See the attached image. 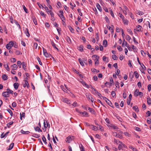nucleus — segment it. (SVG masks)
<instances>
[{
    "instance_id": "obj_4",
    "label": "nucleus",
    "mask_w": 151,
    "mask_h": 151,
    "mask_svg": "<svg viewBox=\"0 0 151 151\" xmlns=\"http://www.w3.org/2000/svg\"><path fill=\"white\" fill-rule=\"evenodd\" d=\"M73 137V136H69L67 137L66 138V140H65L66 142L69 143H70L73 139L72 138Z\"/></svg>"
},
{
    "instance_id": "obj_34",
    "label": "nucleus",
    "mask_w": 151,
    "mask_h": 151,
    "mask_svg": "<svg viewBox=\"0 0 151 151\" xmlns=\"http://www.w3.org/2000/svg\"><path fill=\"white\" fill-rule=\"evenodd\" d=\"M122 20L124 24L127 25L128 24V21L127 19H125L124 18L123 19H122Z\"/></svg>"
},
{
    "instance_id": "obj_61",
    "label": "nucleus",
    "mask_w": 151,
    "mask_h": 151,
    "mask_svg": "<svg viewBox=\"0 0 151 151\" xmlns=\"http://www.w3.org/2000/svg\"><path fill=\"white\" fill-rule=\"evenodd\" d=\"M33 47L35 49H37V44L35 42L33 44Z\"/></svg>"
},
{
    "instance_id": "obj_38",
    "label": "nucleus",
    "mask_w": 151,
    "mask_h": 151,
    "mask_svg": "<svg viewBox=\"0 0 151 151\" xmlns=\"http://www.w3.org/2000/svg\"><path fill=\"white\" fill-rule=\"evenodd\" d=\"M66 39L68 43H70L71 42V40L69 37L68 36L67 37Z\"/></svg>"
},
{
    "instance_id": "obj_16",
    "label": "nucleus",
    "mask_w": 151,
    "mask_h": 151,
    "mask_svg": "<svg viewBox=\"0 0 151 151\" xmlns=\"http://www.w3.org/2000/svg\"><path fill=\"white\" fill-rule=\"evenodd\" d=\"M2 78L4 80H6L8 79V77L6 75L4 74L2 76Z\"/></svg>"
},
{
    "instance_id": "obj_52",
    "label": "nucleus",
    "mask_w": 151,
    "mask_h": 151,
    "mask_svg": "<svg viewBox=\"0 0 151 151\" xmlns=\"http://www.w3.org/2000/svg\"><path fill=\"white\" fill-rule=\"evenodd\" d=\"M126 39L128 41H129L131 39V37H130L128 35H126Z\"/></svg>"
},
{
    "instance_id": "obj_57",
    "label": "nucleus",
    "mask_w": 151,
    "mask_h": 151,
    "mask_svg": "<svg viewBox=\"0 0 151 151\" xmlns=\"http://www.w3.org/2000/svg\"><path fill=\"white\" fill-rule=\"evenodd\" d=\"M150 114L151 113L150 111H147L146 113V116L148 117L150 116Z\"/></svg>"
},
{
    "instance_id": "obj_54",
    "label": "nucleus",
    "mask_w": 151,
    "mask_h": 151,
    "mask_svg": "<svg viewBox=\"0 0 151 151\" xmlns=\"http://www.w3.org/2000/svg\"><path fill=\"white\" fill-rule=\"evenodd\" d=\"M7 110L8 112L10 114L11 116H13V113L12 111L10 109H7Z\"/></svg>"
},
{
    "instance_id": "obj_3",
    "label": "nucleus",
    "mask_w": 151,
    "mask_h": 151,
    "mask_svg": "<svg viewBox=\"0 0 151 151\" xmlns=\"http://www.w3.org/2000/svg\"><path fill=\"white\" fill-rule=\"evenodd\" d=\"M91 91L93 94H97L98 96H100L101 95V94L99 93L98 91L96 90L93 87H92L91 86Z\"/></svg>"
},
{
    "instance_id": "obj_63",
    "label": "nucleus",
    "mask_w": 151,
    "mask_h": 151,
    "mask_svg": "<svg viewBox=\"0 0 151 151\" xmlns=\"http://www.w3.org/2000/svg\"><path fill=\"white\" fill-rule=\"evenodd\" d=\"M117 48L118 50L120 51H121L122 50V49L121 47V46H118L117 47Z\"/></svg>"
},
{
    "instance_id": "obj_8",
    "label": "nucleus",
    "mask_w": 151,
    "mask_h": 151,
    "mask_svg": "<svg viewBox=\"0 0 151 151\" xmlns=\"http://www.w3.org/2000/svg\"><path fill=\"white\" fill-rule=\"evenodd\" d=\"M2 95L3 96L5 97H8L9 96V94L8 93V92L7 91H6L3 92L2 93Z\"/></svg>"
},
{
    "instance_id": "obj_40",
    "label": "nucleus",
    "mask_w": 151,
    "mask_h": 151,
    "mask_svg": "<svg viewBox=\"0 0 151 151\" xmlns=\"http://www.w3.org/2000/svg\"><path fill=\"white\" fill-rule=\"evenodd\" d=\"M40 13L41 15L44 17H45L46 15L44 14V13L42 11H40Z\"/></svg>"
},
{
    "instance_id": "obj_42",
    "label": "nucleus",
    "mask_w": 151,
    "mask_h": 151,
    "mask_svg": "<svg viewBox=\"0 0 151 151\" xmlns=\"http://www.w3.org/2000/svg\"><path fill=\"white\" fill-rule=\"evenodd\" d=\"M134 74L135 75V76L136 78H138L139 77V75L138 73V72L136 71L134 72Z\"/></svg>"
},
{
    "instance_id": "obj_10",
    "label": "nucleus",
    "mask_w": 151,
    "mask_h": 151,
    "mask_svg": "<svg viewBox=\"0 0 151 151\" xmlns=\"http://www.w3.org/2000/svg\"><path fill=\"white\" fill-rule=\"evenodd\" d=\"M90 126L91 127L90 128L92 129L93 130L96 131L98 129V127L96 126H94L92 125H91Z\"/></svg>"
},
{
    "instance_id": "obj_18",
    "label": "nucleus",
    "mask_w": 151,
    "mask_h": 151,
    "mask_svg": "<svg viewBox=\"0 0 151 151\" xmlns=\"http://www.w3.org/2000/svg\"><path fill=\"white\" fill-rule=\"evenodd\" d=\"M10 21L12 24L14 23L16 21L14 19L12 16L10 17Z\"/></svg>"
},
{
    "instance_id": "obj_19",
    "label": "nucleus",
    "mask_w": 151,
    "mask_h": 151,
    "mask_svg": "<svg viewBox=\"0 0 151 151\" xmlns=\"http://www.w3.org/2000/svg\"><path fill=\"white\" fill-rule=\"evenodd\" d=\"M42 139L45 144L46 145L47 144V142L46 141V139L45 137V136L44 135H42Z\"/></svg>"
},
{
    "instance_id": "obj_6",
    "label": "nucleus",
    "mask_w": 151,
    "mask_h": 151,
    "mask_svg": "<svg viewBox=\"0 0 151 151\" xmlns=\"http://www.w3.org/2000/svg\"><path fill=\"white\" fill-rule=\"evenodd\" d=\"M120 143V144L119 145L118 147V148L119 150H120L123 147H126V145L123 143L122 142H119Z\"/></svg>"
},
{
    "instance_id": "obj_39",
    "label": "nucleus",
    "mask_w": 151,
    "mask_h": 151,
    "mask_svg": "<svg viewBox=\"0 0 151 151\" xmlns=\"http://www.w3.org/2000/svg\"><path fill=\"white\" fill-rule=\"evenodd\" d=\"M145 25H146L147 27V26H148L149 28H150V23L148 21L147 22L146 24H144V26Z\"/></svg>"
},
{
    "instance_id": "obj_43",
    "label": "nucleus",
    "mask_w": 151,
    "mask_h": 151,
    "mask_svg": "<svg viewBox=\"0 0 151 151\" xmlns=\"http://www.w3.org/2000/svg\"><path fill=\"white\" fill-rule=\"evenodd\" d=\"M133 109H134L136 112H138L139 110H138V107L137 106H133Z\"/></svg>"
},
{
    "instance_id": "obj_20",
    "label": "nucleus",
    "mask_w": 151,
    "mask_h": 151,
    "mask_svg": "<svg viewBox=\"0 0 151 151\" xmlns=\"http://www.w3.org/2000/svg\"><path fill=\"white\" fill-rule=\"evenodd\" d=\"M14 144V143H12L9 146V149H8V150H11L13 147Z\"/></svg>"
},
{
    "instance_id": "obj_22",
    "label": "nucleus",
    "mask_w": 151,
    "mask_h": 151,
    "mask_svg": "<svg viewBox=\"0 0 151 151\" xmlns=\"http://www.w3.org/2000/svg\"><path fill=\"white\" fill-rule=\"evenodd\" d=\"M124 44L126 46L127 45H129V44L127 43V42L125 41V39H124L123 40V43H122V46H123V45Z\"/></svg>"
},
{
    "instance_id": "obj_56",
    "label": "nucleus",
    "mask_w": 151,
    "mask_h": 151,
    "mask_svg": "<svg viewBox=\"0 0 151 151\" xmlns=\"http://www.w3.org/2000/svg\"><path fill=\"white\" fill-rule=\"evenodd\" d=\"M78 49L79 51H82L83 50L82 46H81L79 47Z\"/></svg>"
},
{
    "instance_id": "obj_13",
    "label": "nucleus",
    "mask_w": 151,
    "mask_h": 151,
    "mask_svg": "<svg viewBox=\"0 0 151 151\" xmlns=\"http://www.w3.org/2000/svg\"><path fill=\"white\" fill-rule=\"evenodd\" d=\"M63 12L62 10H60L59 11V14H58V15L59 16L60 18L63 16Z\"/></svg>"
},
{
    "instance_id": "obj_62",
    "label": "nucleus",
    "mask_w": 151,
    "mask_h": 151,
    "mask_svg": "<svg viewBox=\"0 0 151 151\" xmlns=\"http://www.w3.org/2000/svg\"><path fill=\"white\" fill-rule=\"evenodd\" d=\"M119 17L122 19H123L124 18V17L123 15L121 13H119Z\"/></svg>"
},
{
    "instance_id": "obj_36",
    "label": "nucleus",
    "mask_w": 151,
    "mask_h": 151,
    "mask_svg": "<svg viewBox=\"0 0 151 151\" xmlns=\"http://www.w3.org/2000/svg\"><path fill=\"white\" fill-rule=\"evenodd\" d=\"M44 55L47 58H50V55L47 52L44 53Z\"/></svg>"
},
{
    "instance_id": "obj_59",
    "label": "nucleus",
    "mask_w": 151,
    "mask_h": 151,
    "mask_svg": "<svg viewBox=\"0 0 151 151\" xmlns=\"http://www.w3.org/2000/svg\"><path fill=\"white\" fill-rule=\"evenodd\" d=\"M22 7H23V8L24 10V11L26 13H28L27 10V8H26V7H25V6L24 5H22Z\"/></svg>"
},
{
    "instance_id": "obj_11",
    "label": "nucleus",
    "mask_w": 151,
    "mask_h": 151,
    "mask_svg": "<svg viewBox=\"0 0 151 151\" xmlns=\"http://www.w3.org/2000/svg\"><path fill=\"white\" fill-rule=\"evenodd\" d=\"M44 121L45 120H44ZM46 123H47V124H46L45 122V121H44V126L45 128H47V127H48L49 128L50 127V124H49V123H48L46 121Z\"/></svg>"
},
{
    "instance_id": "obj_46",
    "label": "nucleus",
    "mask_w": 151,
    "mask_h": 151,
    "mask_svg": "<svg viewBox=\"0 0 151 151\" xmlns=\"http://www.w3.org/2000/svg\"><path fill=\"white\" fill-rule=\"evenodd\" d=\"M14 123L13 122H9L7 124V126L8 128H9L10 125Z\"/></svg>"
},
{
    "instance_id": "obj_45",
    "label": "nucleus",
    "mask_w": 151,
    "mask_h": 151,
    "mask_svg": "<svg viewBox=\"0 0 151 151\" xmlns=\"http://www.w3.org/2000/svg\"><path fill=\"white\" fill-rule=\"evenodd\" d=\"M44 6H45V7H44V8L46 10L47 14H49V11H50V10H49V9H48V8L45 5H44Z\"/></svg>"
},
{
    "instance_id": "obj_1",
    "label": "nucleus",
    "mask_w": 151,
    "mask_h": 151,
    "mask_svg": "<svg viewBox=\"0 0 151 151\" xmlns=\"http://www.w3.org/2000/svg\"><path fill=\"white\" fill-rule=\"evenodd\" d=\"M134 96L136 97L139 96L140 98H141L143 96V93L142 92H139L138 89H136L134 91Z\"/></svg>"
},
{
    "instance_id": "obj_27",
    "label": "nucleus",
    "mask_w": 151,
    "mask_h": 151,
    "mask_svg": "<svg viewBox=\"0 0 151 151\" xmlns=\"http://www.w3.org/2000/svg\"><path fill=\"white\" fill-rule=\"evenodd\" d=\"M107 41L106 40H104L103 42V45L104 47H106L107 46Z\"/></svg>"
},
{
    "instance_id": "obj_12",
    "label": "nucleus",
    "mask_w": 151,
    "mask_h": 151,
    "mask_svg": "<svg viewBox=\"0 0 151 151\" xmlns=\"http://www.w3.org/2000/svg\"><path fill=\"white\" fill-rule=\"evenodd\" d=\"M13 85L14 86V88L16 90H17L18 89V88L19 86V84L18 83H14V84Z\"/></svg>"
},
{
    "instance_id": "obj_15",
    "label": "nucleus",
    "mask_w": 151,
    "mask_h": 151,
    "mask_svg": "<svg viewBox=\"0 0 151 151\" xmlns=\"http://www.w3.org/2000/svg\"><path fill=\"white\" fill-rule=\"evenodd\" d=\"M93 60H95L97 59H99V57L96 55H93L92 56Z\"/></svg>"
},
{
    "instance_id": "obj_58",
    "label": "nucleus",
    "mask_w": 151,
    "mask_h": 151,
    "mask_svg": "<svg viewBox=\"0 0 151 151\" xmlns=\"http://www.w3.org/2000/svg\"><path fill=\"white\" fill-rule=\"evenodd\" d=\"M14 23H15V24L17 25V26L19 27V29H21L20 26L17 21H16Z\"/></svg>"
},
{
    "instance_id": "obj_60",
    "label": "nucleus",
    "mask_w": 151,
    "mask_h": 151,
    "mask_svg": "<svg viewBox=\"0 0 151 151\" xmlns=\"http://www.w3.org/2000/svg\"><path fill=\"white\" fill-rule=\"evenodd\" d=\"M137 14L140 15H143L144 14V13L143 12L140 11H139L137 13Z\"/></svg>"
},
{
    "instance_id": "obj_2",
    "label": "nucleus",
    "mask_w": 151,
    "mask_h": 151,
    "mask_svg": "<svg viewBox=\"0 0 151 151\" xmlns=\"http://www.w3.org/2000/svg\"><path fill=\"white\" fill-rule=\"evenodd\" d=\"M14 45V42L13 41H10L9 43L7 44L6 47L7 49L8 50H10Z\"/></svg>"
},
{
    "instance_id": "obj_28",
    "label": "nucleus",
    "mask_w": 151,
    "mask_h": 151,
    "mask_svg": "<svg viewBox=\"0 0 151 151\" xmlns=\"http://www.w3.org/2000/svg\"><path fill=\"white\" fill-rule=\"evenodd\" d=\"M4 68L6 69V70L7 71H9L10 70V68H9V66L7 64H4Z\"/></svg>"
},
{
    "instance_id": "obj_49",
    "label": "nucleus",
    "mask_w": 151,
    "mask_h": 151,
    "mask_svg": "<svg viewBox=\"0 0 151 151\" xmlns=\"http://www.w3.org/2000/svg\"><path fill=\"white\" fill-rule=\"evenodd\" d=\"M15 53L17 55H19L22 54L21 52L18 50H16L15 51Z\"/></svg>"
},
{
    "instance_id": "obj_9",
    "label": "nucleus",
    "mask_w": 151,
    "mask_h": 151,
    "mask_svg": "<svg viewBox=\"0 0 151 151\" xmlns=\"http://www.w3.org/2000/svg\"><path fill=\"white\" fill-rule=\"evenodd\" d=\"M142 28V27L139 25H138L137 26L136 28L134 30H135L139 32L141 31V29Z\"/></svg>"
},
{
    "instance_id": "obj_44",
    "label": "nucleus",
    "mask_w": 151,
    "mask_h": 151,
    "mask_svg": "<svg viewBox=\"0 0 151 151\" xmlns=\"http://www.w3.org/2000/svg\"><path fill=\"white\" fill-rule=\"evenodd\" d=\"M109 12H110L111 14V16L113 17H114V13L113 12V11H112V10L111 9H109Z\"/></svg>"
},
{
    "instance_id": "obj_50",
    "label": "nucleus",
    "mask_w": 151,
    "mask_h": 151,
    "mask_svg": "<svg viewBox=\"0 0 151 151\" xmlns=\"http://www.w3.org/2000/svg\"><path fill=\"white\" fill-rule=\"evenodd\" d=\"M7 92H8V93H9H9H10L11 94H13V91L9 89H7Z\"/></svg>"
},
{
    "instance_id": "obj_24",
    "label": "nucleus",
    "mask_w": 151,
    "mask_h": 151,
    "mask_svg": "<svg viewBox=\"0 0 151 151\" xmlns=\"http://www.w3.org/2000/svg\"><path fill=\"white\" fill-rule=\"evenodd\" d=\"M22 67H23V69H24V70H25L26 71L27 69L26 68V64L24 62H22Z\"/></svg>"
},
{
    "instance_id": "obj_5",
    "label": "nucleus",
    "mask_w": 151,
    "mask_h": 151,
    "mask_svg": "<svg viewBox=\"0 0 151 151\" xmlns=\"http://www.w3.org/2000/svg\"><path fill=\"white\" fill-rule=\"evenodd\" d=\"M62 101L64 103H67V104H70L71 103L70 100L67 98H63Z\"/></svg>"
},
{
    "instance_id": "obj_25",
    "label": "nucleus",
    "mask_w": 151,
    "mask_h": 151,
    "mask_svg": "<svg viewBox=\"0 0 151 151\" xmlns=\"http://www.w3.org/2000/svg\"><path fill=\"white\" fill-rule=\"evenodd\" d=\"M32 20L34 24L36 25L37 24V20L35 17H33L32 18Z\"/></svg>"
},
{
    "instance_id": "obj_17",
    "label": "nucleus",
    "mask_w": 151,
    "mask_h": 151,
    "mask_svg": "<svg viewBox=\"0 0 151 151\" xmlns=\"http://www.w3.org/2000/svg\"><path fill=\"white\" fill-rule=\"evenodd\" d=\"M96 6L97 8L100 12L102 11V10L101 8L99 3L96 4Z\"/></svg>"
},
{
    "instance_id": "obj_37",
    "label": "nucleus",
    "mask_w": 151,
    "mask_h": 151,
    "mask_svg": "<svg viewBox=\"0 0 151 151\" xmlns=\"http://www.w3.org/2000/svg\"><path fill=\"white\" fill-rule=\"evenodd\" d=\"M17 65L19 68H21V67L22 63L20 61H18L17 62Z\"/></svg>"
},
{
    "instance_id": "obj_55",
    "label": "nucleus",
    "mask_w": 151,
    "mask_h": 151,
    "mask_svg": "<svg viewBox=\"0 0 151 151\" xmlns=\"http://www.w3.org/2000/svg\"><path fill=\"white\" fill-rule=\"evenodd\" d=\"M37 60L39 62V64L40 65H42V62H41V61L40 60V58L39 57H37Z\"/></svg>"
},
{
    "instance_id": "obj_53",
    "label": "nucleus",
    "mask_w": 151,
    "mask_h": 151,
    "mask_svg": "<svg viewBox=\"0 0 151 151\" xmlns=\"http://www.w3.org/2000/svg\"><path fill=\"white\" fill-rule=\"evenodd\" d=\"M69 30H70V31L72 33H74V29H73L72 28V27L71 26H70L69 27Z\"/></svg>"
},
{
    "instance_id": "obj_30",
    "label": "nucleus",
    "mask_w": 151,
    "mask_h": 151,
    "mask_svg": "<svg viewBox=\"0 0 151 151\" xmlns=\"http://www.w3.org/2000/svg\"><path fill=\"white\" fill-rule=\"evenodd\" d=\"M35 131H37L39 132H42V130L38 126H37L36 128H35Z\"/></svg>"
},
{
    "instance_id": "obj_29",
    "label": "nucleus",
    "mask_w": 151,
    "mask_h": 151,
    "mask_svg": "<svg viewBox=\"0 0 151 151\" xmlns=\"http://www.w3.org/2000/svg\"><path fill=\"white\" fill-rule=\"evenodd\" d=\"M11 66L13 67V68L12 69L13 70H16L17 68V66L16 64H14L13 65H12Z\"/></svg>"
},
{
    "instance_id": "obj_23",
    "label": "nucleus",
    "mask_w": 151,
    "mask_h": 151,
    "mask_svg": "<svg viewBox=\"0 0 151 151\" xmlns=\"http://www.w3.org/2000/svg\"><path fill=\"white\" fill-rule=\"evenodd\" d=\"M51 44L52 46L54 47V48H55L57 50H58V48L56 47V44L54 43V42L52 41L51 42Z\"/></svg>"
},
{
    "instance_id": "obj_51",
    "label": "nucleus",
    "mask_w": 151,
    "mask_h": 151,
    "mask_svg": "<svg viewBox=\"0 0 151 151\" xmlns=\"http://www.w3.org/2000/svg\"><path fill=\"white\" fill-rule=\"evenodd\" d=\"M103 99L104 100H105L107 104H109V102H110V101L109 100H108L107 98H106V97L103 98Z\"/></svg>"
},
{
    "instance_id": "obj_33",
    "label": "nucleus",
    "mask_w": 151,
    "mask_h": 151,
    "mask_svg": "<svg viewBox=\"0 0 151 151\" xmlns=\"http://www.w3.org/2000/svg\"><path fill=\"white\" fill-rule=\"evenodd\" d=\"M91 71L93 72H96L97 73H99V70H96V69H95L94 68L92 69Z\"/></svg>"
},
{
    "instance_id": "obj_41",
    "label": "nucleus",
    "mask_w": 151,
    "mask_h": 151,
    "mask_svg": "<svg viewBox=\"0 0 151 151\" xmlns=\"http://www.w3.org/2000/svg\"><path fill=\"white\" fill-rule=\"evenodd\" d=\"M25 34H26V35L28 37L30 35L29 33L28 30V29L27 28L26 29V30L25 31Z\"/></svg>"
},
{
    "instance_id": "obj_7",
    "label": "nucleus",
    "mask_w": 151,
    "mask_h": 151,
    "mask_svg": "<svg viewBox=\"0 0 151 151\" xmlns=\"http://www.w3.org/2000/svg\"><path fill=\"white\" fill-rule=\"evenodd\" d=\"M78 113H80L81 114L83 115L84 116H88V114L86 111H84L83 112H80V111H78Z\"/></svg>"
},
{
    "instance_id": "obj_48",
    "label": "nucleus",
    "mask_w": 151,
    "mask_h": 151,
    "mask_svg": "<svg viewBox=\"0 0 151 151\" xmlns=\"http://www.w3.org/2000/svg\"><path fill=\"white\" fill-rule=\"evenodd\" d=\"M77 11L78 13H79V14L80 16H82L83 15V14L81 12V10L80 9H77Z\"/></svg>"
},
{
    "instance_id": "obj_26",
    "label": "nucleus",
    "mask_w": 151,
    "mask_h": 151,
    "mask_svg": "<svg viewBox=\"0 0 151 151\" xmlns=\"http://www.w3.org/2000/svg\"><path fill=\"white\" fill-rule=\"evenodd\" d=\"M88 110H89V111L91 113L93 114H95V111L93 109H91L90 107H88Z\"/></svg>"
},
{
    "instance_id": "obj_64",
    "label": "nucleus",
    "mask_w": 151,
    "mask_h": 151,
    "mask_svg": "<svg viewBox=\"0 0 151 151\" xmlns=\"http://www.w3.org/2000/svg\"><path fill=\"white\" fill-rule=\"evenodd\" d=\"M148 89L149 91H151V85L149 84L147 86Z\"/></svg>"
},
{
    "instance_id": "obj_32",
    "label": "nucleus",
    "mask_w": 151,
    "mask_h": 151,
    "mask_svg": "<svg viewBox=\"0 0 151 151\" xmlns=\"http://www.w3.org/2000/svg\"><path fill=\"white\" fill-rule=\"evenodd\" d=\"M78 61H79V63H80V64L82 66H83L84 65V63H83V62H82V61L81 59H80V58L78 59Z\"/></svg>"
},
{
    "instance_id": "obj_47",
    "label": "nucleus",
    "mask_w": 151,
    "mask_h": 151,
    "mask_svg": "<svg viewBox=\"0 0 151 151\" xmlns=\"http://www.w3.org/2000/svg\"><path fill=\"white\" fill-rule=\"evenodd\" d=\"M129 147L130 148L132 149V150H133L134 151H137V149H136L135 148L131 146H129Z\"/></svg>"
},
{
    "instance_id": "obj_31",
    "label": "nucleus",
    "mask_w": 151,
    "mask_h": 151,
    "mask_svg": "<svg viewBox=\"0 0 151 151\" xmlns=\"http://www.w3.org/2000/svg\"><path fill=\"white\" fill-rule=\"evenodd\" d=\"M32 136L38 138L40 137V135L38 134H34L32 135Z\"/></svg>"
},
{
    "instance_id": "obj_21",
    "label": "nucleus",
    "mask_w": 151,
    "mask_h": 151,
    "mask_svg": "<svg viewBox=\"0 0 151 151\" xmlns=\"http://www.w3.org/2000/svg\"><path fill=\"white\" fill-rule=\"evenodd\" d=\"M147 100L148 104H151V99L149 96L147 97Z\"/></svg>"
},
{
    "instance_id": "obj_35",
    "label": "nucleus",
    "mask_w": 151,
    "mask_h": 151,
    "mask_svg": "<svg viewBox=\"0 0 151 151\" xmlns=\"http://www.w3.org/2000/svg\"><path fill=\"white\" fill-rule=\"evenodd\" d=\"M21 132L22 134H29L30 133L29 132V131H24L23 130H21Z\"/></svg>"
},
{
    "instance_id": "obj_14",
    "label": "nucleus",
    "mask_w": 151,
    "mask_h": 151,
    "mask_svg": "<svg viewBox=\"0 0 151 151\" xmlns=\"http://www.w3.org/2000/svg\"><path fill=\"white\" fill-rule=\"evenodd\" d=\"M25 82V83L23 85V86L25 87L26 86H27V88H29V87L28 81H24Z\"/></svg>"
}]
</instances>
